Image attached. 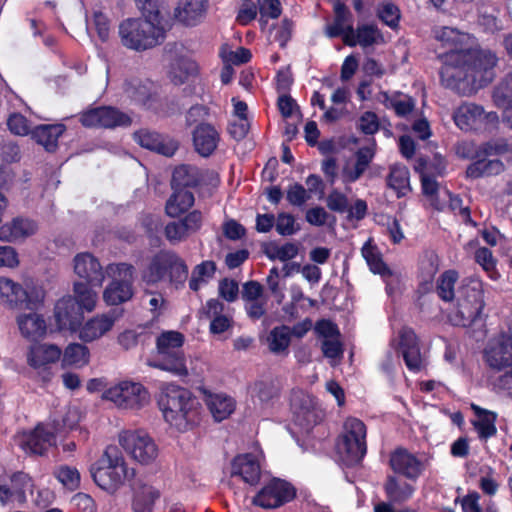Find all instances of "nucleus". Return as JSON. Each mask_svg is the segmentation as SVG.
<instances>
[{"mask_svg":"<svg viewBox=\"0 0 512 512\" xmlns=\"http://www.w3.org/2000/svg\"><path fill=\"white\" fill-rule=\"evenodd\" d=\"M434 37L449 49L440 75L448 87L470 94L488 85L495 77L498 58L490 50L472 49V37L452 27H439Z\"/></svg>","mask_w":512,"mask_h":512,"instance_id":"nucleus-1","label":"nucleus"},{"mask_svg":"<svg viewBox=\"0 0 512 512\" xmlns=\"http://www.w3.org/2000/svg\"><path fill=\"white\" fill-rule=\"evenodd\" d=\"M158 405L164 420L180 432L192 429L200 421L201 405L185 388L167 384L162 388Z\"/></svg>","mask_w":512,"mask_h":512,"instance_id":"nucleus-2","label":"nucleus"},{"mask_svg":"<svg viewBox=\"0 0 512 512\" xmlns=\"http://www.w3.org/2000/svg\"><path fill=\"white\" fill-rule=\"evenodd\" d=\"M90 473L94 482L103 490L114 493L135 476L123 454L116 446H108L102 456L91 465Z\"/></svg>","mask_w":512,"mask_h":512,"instance_id":"nucleus-3","label":"nucleus"},{"mask_svg":"<svg viewBox=\"0 0 512 512\" xmlns=\"http://www.w3.org/2000/svg\"><path fill=\"white\" fill-rule=\"evenodd\" d=\"M166 24L150 17L126 19L119 25L121 43L128 49L143 51L164 41Z\"/></svg>","mask_w":512,"mask_h":512,"instance_id":"nucleus-4","label":"nucleus"},{"mask_svg":"<svg viewBox=\"0 0 512 512\" xmlns=\"http://www.w3.org/2000/svg\"><path fill=\"white\" fill-rule=\"evenodd\" d=\"M184 337L176 331H166L158 336L157 352L147 361L150 367L161 369L178 376L188 374L185 357L182 351Z\"/></svg>","mask_w":512,"mask_h":512,"instance_id":"nucleus-5","label":"nucleus"},{"mask_svg":"<svg viewBox=\"0 0 512 512\" xmlns=\"http://www.w3.org/2000/svg\"><path fill=\"white\" fill-rule=\"evenodd\" d=\"M366 433V426L360 419L350 417L345 420L336 448L346 466L356 465L364 458L367 452Z\"/></svg>","mask_w":512,"mask_h":512,"instance_id":"nucleus-6","label":"nucleus"},{"mask_svg":"<svg viewBox=\"0 0 512 512\" xmlns=\"http://www.w3.org/2000/svg\"><path fill=\"white\" fill-rule=\"evenodd\" d=\"M507 152L512 154V144L505 140H492L482 144L476 151L477 160L471 163L466 174L470 178H480L499 175L505 169L504 163L493 156L504 155Z\"/></svg>","mask_w":512,"mask_h":512,"instance_id":"nucleus-7","label":"nucleus"},{"mask_svg":"<svg viewBox=\"0 0 512 512\" xmlns=\"http://www.w3.org/2000/svg\"><path fill=\"white\" fill-rule=\"evenodd\" d=\"M484 305L483 282L478 278L466 279L458 291L455 323L471 325L480 317Z\"/></svg>","mask_w":512,"mask_h":512,"instance_id":"nucleus-8","label":"nucleus"},{"mask_svg":"<svg viewBox=\"0 0 512 512\" xmlns=\"http://www.w3.org/2000/svg\"><path fill=\"white\" fill-rule=\"evenodd\" d=\"M44 290L40 287L23 288L7 277H0V305L10 309L37 308L44 300Z\"/></svg>","mask_w":512,"mask_h":512,"instance_id":"nucleus-9","label":"nucleus"},{"mask_svg":"<svg viewBox=\"0 0 512 512\" xmlns=\"http://www.w3.org/2000/svg\"><path fill=\"white\" fill-rule=\"evenodd\" d=\"M108 273L112 274V281L103 291V300L109 306L119 305L133 296L134 267L126 263L108 266Z\"/></svg>","mask_w":512,"mask_h":512,"instance_id":"nucleus-10","label":"nucleus"},{"mask_svg":"<svg viewBox=\"0 0 512 512\" xmlns=\"http://www.w3.org/2000/svg\"><path fill=\"white\" fill-rule=\"evenodd\" d=\"M103 399L111 401L121 409H140L149 402L147 389L139 382L120 381L103 393Z\"/></svg>","mask_w":512,"mask_h":512,"instance_id":"nucleus-11","label":"nucleus"},{"mask_svg":"<svg viewBox=\"0 0 512 512\" xmlns=\"http://www.w3.org/2000/svg\"><path fill=\"white\" fill-rule=\"evenodd\" d=\"M455 125L463 131L488 130L498 123L495 112H485L475 103H463L453 113Z\"/></svg>","mask_w":512,"mask_h":512,"instance_id":"nucleus-12","label":"nucleus"},{"mask_svg":"<svg viewBox=\"0 0 512 512\" xmlns=\"http://www.w3.org/2000/svg\"><path fill=\"white\" fill-rule=\"evenodd\" d=\"M119 442L141 464H150L158 457L155 441L144 431H124L120 434Z\"/></svg>","mask_w":512,"mask_h":512,"instance_id":"nucleus-13","label":"nucleus"},{"mask_svg":"<svg viewBox=\"0 0 512 512\" xmlns=\"http://www.w3.org/2000/svg\"><path fill=\"white\" fill-rule=\"evenodd\" d=\"M80 122L83 126L89 128H107L128 127L132 123L131 117L111 106H102L89 109L80 116Z\"/></svg>","mask_w":512,"mask_h":512,"instance_id":"nucleus-14","label":"nucleus"},{"mask_svg":"<svg viewBox=\"0 0 512 512\" xmlns=\"http://www.w3.org/2000/svg\"><path fill=\"white\" fill-rule=\"evenodd\" d=\"M295 488L285 480L273 479L254 496L252 503L263 509H275L295 497Z\"/></svg>","mask_w":512,"mask_h":512,"instance_id":"nucleus-15","label":"nucleus"},{"mask_svg":"<svg viewBox=\"0 0 512 512\" xmlns=\"http://www.w3.org/2000/svg\"><path fill=\"white\" fill-rule=\"evenodd\" d=\"M487 365L493 370L512 366V330L492 340L484 352Z\"/></svg>","mask_w":512,"mask_h":512,"instance_id":"nucleus-16","label":"nucleus"},{"mask_svg":"<svg viewBox=\"0 0 512 512\" xmlns=\"http://www.w3.org/2000/svg\"><path fill=\"white\" fill-rule=\"evenodd\" d=\"M397 346L402 353L407 368L418 372L423 367V358L420 353L418 338L409 327H403L398 333Z\"/></svg>","mask_w":512,"mask_h":512,"instance_id":"nucleus-17","label":"nucleus"},{"mask_svg":"<svg viewBox=\"0 0 512 512\" xmlns=\"http://www.w3.org/2000/svg\"><path fill=\"white\" fill-rule=\"evenodd\" d=\"M120 317L116 311L97 314L87 320L79 329V338L83 342H93L110 332Z\"/></svg>","mask_w":512,"mask_h":512,"instance_id":"nucleus-18","label":"nucleus"},{"mask_svg":"<svg viewBox=\"0 0 512 512\" xmlns=\"http://www.w3.org/2000/svg\"><path fill=\"white\" fill-rule=\"evenodd\" d=\"M391 469L407 478L416 481L424 470V465L420 459L405 448H397L390 455Z\"/></svg>","mask_w":512,"mask_h":512,"instance_id":"nucleus-19","label":"nucleus"},{"mask_svg":"<svg viewBox=\"0 0 512 512\" xmlns=\"http://www.w3.org/2000/svg\"><path fill=\"white\" fill-rule=\"evenodd\" d=\"M75 274L91 286H101L105 274L99 260L88 252L77 254L73 259Z\"/></svg>","mask_w":512,"mask_h":512,"instance_id":"nucleus-20","label":"nucleus"},{"mask_svg":"<svg viewBox=\"0 0 512 512\" xmlns=\"http://www.w3.org/2000/svg\"><path fill=\"white\" fill-rule=\"evenodd\" d=\"M375 142L370 146L360 148L355 158H349L341 168L340 177L344 184H350L357 181L366 171L374 157Z\"/></svg>","mask_w":512,"mask_h":512,"instance_id":"nucleus-21","label":"nucleus"},{"mask_svg":"<svg viewBox=\"0 0 512 512\" xmlns=\"http://www.w3.org/2000/svg\"><path fill=\"white\" fill-rule=\"evenodd\" d=\"M362 256L366 260L370 270L375 274H380L386 281V290L391 293L400 281V274L390 270L383 262L378 249L369 241L362 248Z\"/></svg>","mask_w":512,"mask_h":512,"instance_id":"nucleus-22","label":"nucleus"},{"mask_svg":"<svg viewBox=\"0 0 512 512\" xmlns=\"http://www.w3.org/2000/svg\"><path fill=\"white\" fill-rule=\"evenodd\" d=\"M55 441V433L39 424L34 430L22 434L20 445L27 453L43 455Z\"/></svg>","mask_w":512,"mask_h":512,"instance_id":"nucleus-23","label":"nucleus"},{"mask_svg":"<svg viewBox=\"0 0 512 512\" xmlns=\"http://www.w3.org/2000/svg\"><path fill=\"white\" fill-rule=\"evenodd\" d=\"M61 355V349L55 344L35 343L29 346L26 361L35 370H45L47 366L57 362Z\"/></svg>","mask_w":512,"mask_h":512,"instance_id":"nucleus-24","label":"nucleus"},{"mask_svg":"<svg viewBox=\"0 0 512 512\" xmlns=\"http://www.w3.org/2000/svg\"><path fill=\"white\" fill-rule=\"evenodd\" d=\"M231 476L240 477L249 485H256L261 476V465L258 456L252 453L236 456L232 461Z\"/></svg>","mask_w":512,"mask_h":512,"instance_id":"nucleus-25","label":"nucleus"},{"mask_svg":"<svg viewBox=\"0 0 512 512\" xmlns=\"http://www.w3.org/2000/svg\"><path fill=\"white\" fill-rule=\"evenodd\" d=\"M134 139L141 147L165 156H172L178 148L175 140L146 129L135 132Z\"/></svg>","mask_w":512,"mask_h":512,"instance_id":"nucleus-26","label":"nucleus"},{"mask_svg":"<svg viewBox=\"0 0 512 512\" xmlns=\"http://www.w3.org/2000/svg\"><path fill=\"white\" fill-rule=\"evenodd\" d=\"M203 313L211 320L210 331L213 334H222L232 327L230 309L217 299L208 300L203 306Z\"/></svg>","mask_w":512,"mask_h":512,"instance_id":"nucleus-27","label":"nucleus"},{"mask_svg":"<svg viewBox=\"0 0 512 512\" xmlns=\"http://www.w3.org/2000/svg\"><path fill=\"white\" fill-rule=\"evenodd\" d=\"M82 309L72 296L61 298L55 305L54 315L61 329H74L82 315Z\"/></svg>","mask_w":512,"mask_h":512,"instance_id":"nucleus-28","label":"nucleus"},{"mask_svg":"<svg viewBox=\"0 0 512 512\" xmlns=\"http://www.w3.org/2000/svg\"><path fill=\"white\" fill-rule=\"evenodd\" d=\"M207 9L208 0H180L175 16L183 24L195 26L205 17Z\"/></svg>","mask_w":512,"mask_h":512,"instance_id":"nucleus-29","label":"nucleus"},{"mask_svg":"<svg viewBox=\"0 0 512 512\" xmlns=\"http://www.w3.org/2000/svg\"><path fill=\"white\" fill-rule=\"evenodd\" d=\"M219 139V133L210 124H200L193 132L195 150L203 157H208L215 151Z\"/></svg>","mask_w":512,"mask_h":512,"instance_id":"nucleus-30","label":"nucleus"},{"mask_svg":"<svg viewBox=\"0 0 512 512\" xmlns=\"http://www.w3.org/2000/svg\"><path fill=\"white\" fill-rule=\"evenodd\" d=\"M17 324L21 335L30 341L43 338L47 332L45 319L35 312L20 314L17 317Z\"/></svg>","mask_w":512,"mask_h":512,"instance_id":"nucleus-31","label":"nucleus"},{"mask_svg":"<svg viewBox=\"0 0 512 512\" xmlns=\"http://www.w3.org/2000/svg\"><path fill=\"white\" fill-rule=\"evenodd\" d=\"M334 13V21L326 27V34L331 38L341 36L346 44V39L349 36L350 31H353L352 15L347 7L340 2L335 3Z\"/></svg>","mask_w":512,"mask_h":512,"instance_id":"nucleus-32","label":"nucleus"},{"mask_svg":"<svg viewBox=\"0 0 512 512\" xmlns=\"http://www.w3.org/2000/svg\"><path fill=\"white\" fill-rule=\"evenodd\" d=\"M322 419V412L310 396H303L301 405L294 411V420L303 430L309 431Z\"/></svg>","mask_w":512,"mask_h":512,"instance_id":"nucleus-33","label":"nucleus"},{"mask_svg":"<svg viewBox=\"0 0 512 512\" xmlns=\"http://www.w3.org/2000/svg\"><path fill=\"white\" fill-rule=\"evenodd\" d=\"M34 221L23 218H15L12 222L0 227V240L13 242L21 238L33 235L37 231Z\"/></svg>","mask_w":512,"mask_h":512,"instance_id":"nucleus-34","label":"nucleus"},{"mask_svg":"<svg viewBox=\"0 0 512 512\" xmlns=\"http://www.w3.org/2000/svg\"><path fill=\"white\" fill-rule=\"evenodd\" d=\"M64 131L63 124L39 125L32 130V138L47 151L52 152L57 148L58 139Z\"/></svg>","mask_w":512,"mask_h":512,"instance_id":"nucleus-35","label":"nucleus"},{"mask_svg":"<svg viewBox=\"0 0 512 512\" xmlns=\"http://www.w3.org/2000/svg\"><path fill=\"white\" fill-rule=\"evenodd\" d=\"M175 191L169 197L165 205L166 214L176 218L187 212L194 204L195 198L192 192L184 188H174Z\"/></svg>","mask_w":512,"mask_h":512,"instance_id":"nucleus-36","label":"nucleus"},{"mask_svg":"<svg viewBox=\"0 0 512 512\" xmlns=\"http://www.w3.org/2000/svg\"><path fill=\"white\" fill-rule=\"evenodd\" d=\"M383 41V36L378 28L374 25H361L356 30L350 31L346 39V45L356 46L360 45L363 48L378 44Z\"/></svg>","mask_w":512,"mask_h":512,"instance_id":"nucleus-37","label":"nucleus"},{"mask_svg":"<svg viewBox=\"0 0 512 512\" xmlns=\"http://www.w3.org/2000/svg\"><path fill=\"white\" fill-rule=\"evenodd\" d=\"M171 265L170 253H158L153 257L148 267L143 272L142 278L147 284H156L167 278Z\"/></svg>","mask_w":512,"mask_h":512,"instance_id":"nucleus-38","label":"nucleus"},{"mask_svg":"<svg viewBox=\"0 0 512 512\" xmlns=\"http://www.w3.org/2000/svg\"><path fill=\"white\" fill-rule=\"evenodd\" d=\"M435 161V164L425 166L424 170L421 172L422 190L424 195L428 198L443 191V189L439 187L438 182L434 179V175L442 176L446 166L442 158L435 157Z\"/></svg>","mask_w":512,"mask_h":512,"instance_id":"nucleus-39","label":"nucleus"},{"mask_svg":"<svg viewBox=\"0 0 512 512\" xmlns=\"http://www.w3.org/2000/svg\"><path fill=\"white\" fill-rule=\"evenodd\" d=\"M477 419L473 421V426L476 429L478 436L481 439H488L494 436L497 432L495 425L497 415L494 412L485 410L477 405H472Z\"/></svg>","mask_w":512,"mask_h":512,"instance_id":"nucleus-40","label":"nucleus"},{"mask_svg":"<svg viewBox=\"0 0 512 512\" xmlns=\"http://www.w3.org/2000/svg\"><path fill=\"white\" fill-rule=\"evenodd\" d=\"M415 491L413 485L402 481L395 476H390L385 484V492L388 498L395 503H403L410 499Z\"/></svg>","mask_w":512,"mask_h":512,"instance_id":"nucleus-41","label":"nucleus"},{"mask_svg":"<svg viewBox=\"0 0 512 512\" xmlns=\"http://www.w3.org/2000/svg\"><path fill=\"white\" fill-rule=\"evenodd\" d=\"M207 406L214 419L222 421L234 411L235 401L224 394H213L208 397Z\"/></svg>","mask_w":512,"mask_h":512,"instance_id":"nucleus-42","label":"nucleus"},{"mask_svg":"<svg viewBox=\"0 0 512 512\" xmlns=\"http://www.w3.org/2000/svg\"><path fill=\"white\" fill-rule=\"evenodd\" d=\"M92 287L86 282H75L73 285V298L77 305L87 312H92L96 308L98 300V294Z\"/></svg>","mask_w":512,"mask_h":512,"instance_id":"nucleus-43","label":"nucleus"},{"mask_svg":"<svg viewBox=\"0 0 512 512\" xmlns=\"http://www.w3.org/2000/svg\"><path fill=\"white\" fill-rule=\"evenodd\" d=\"M200 182V171L191 165H180L176 167L172 175L173 188H185L198 185Z\"/></svg>","mask_w":512,"mask_h":512,"instance_id":"nucleus-44","label":"nucleus"},{"mask_svg":"<svg viewBox=\"0 0 512 512\" xmlns=\"http://www.w3.org/2000/svg\"><path fill=\"white\" fill-rule=\"evenodd\" d=\"M252 397L264 405L273 404L279 396V388L276 383L271 379L256 381L251 387Z\"/></svg>","mask_w":512,"mask_h":512,"instance_id":"nucleus-45","label":"nucleus"},{"mask_svg":"<svg viewBox=\"0 0 512 512\" xmlns=\"http://www.w3.org/2000/svg\"><path fill=\"white\" fill-rule=\"evenodd\" d=\"M198 72V65L188 57H177L170 67V75L177 85L182 84L185 78Z\"/></svg>","mask_w":512,"mask_h":512,"instance_id":"nucleus-46","label":"nucleus"},{"mask_svg":"<svg viewBox=\"0 0 512 512\" xmlns=\"http://www.w3.org/2000/svg\"><path fill=\"white\" fill-rule=\"evenodd\" d=\"M216 271V264L213 261L206 260L196 265L191 273L189 288L198 291L203 285L213 278Z\"/></svg>","mask_w":512,"mask_h":512,"instance_id":"nucleus-47","label":"nucleus"},{"mask_svg":"<svg viewBox=\"0 0 512 512\" xmlns=\"http://www.w3.org/2000/svg\"><path fill=\"white\" fill-rule=\"evenodd\" d=\"M89 356V349L85 345L72 343L66 347L62 363L64 366L83 367L89 362Z\"/></svg>","mask_w":512,"mask_h":512,"instance_id":"nucleus-48","label":"nucleus"},{"mask_svg":"<svg viewBox=\"0 0 512 512\" xmlns=\"http://www.w3.org/2000/svg\"><path fill=\"white\" fill-rule=\"evenodd\" d=\"M291 341V329L282 325L271 330L267 337L268 346L271 352L275 354L286 351Z\"/></svg>","mask_w":512,"mask_h":512,"instance_id":"nucleus-49","label":"nucleus"},{"mask_svg":"<svg viewBox=\"0 0 512 512\" xmlns=\"http://www.w3.org/2000/svg\"><path fill=\"white\" fill-rule=\"evenodd\" d=\"M388 185L403 196L409 190V170L404 165H393L388 176Z\"/></svg>","mask_w":512,"mask_h":512,"instance_id":"nucleus-50","label":"nucleus"},{"mask_svg":"<svg viewBox=\"0 0 512 512\" xmlns=\"http://www.w3.org/2000/svg\"><path fill=\"white\" fill-rule=\"evenodd\" d=\"M443 198L441 203H436V210L442 211L448 207L453 212H458L464 219V221H470V212L468 207L463 206L462 199L459 196L452 195L447 189L443 188L440 194Z\"/></svg>","mask_w":512,"mask_h":512,"instance_id":"nucleus-51","label":"nucleus"},{"mask_svg":"<svg viewBox=\"0 0 512 512\" xmlns=\"http://www.w3.org/2000/svg\"><path fill=\"white\" fill-rule=\"evenodd\" d=\"M458 280V274L449 270L444 272L437 281V293L444 301H451L455 297L454 286Z\"/></svg>","mask_w":512,"mask_h":512,"instance_id":"nucleus-52","label":"nucleus"},{"mask_svg":"<svg viewBox=\"0 0 512 512\" xmlns=\"http://www.w3.org/2000/svg\"><path fill=\"white\" fill-rule=\"evenodd\" d=\"M87 31L95 29L99 39L102 42L108 40L110 35V21L101 11H94L92 18L87 19Z\"/></svg>","mask_w":512,"mask_h":512,"instance_id":"nucleus-53","label":"nucleus"},{"mask_svg":"<svg viewBox=\"0 0 512 512\" xmlns=\"http://www.w3.org/2000/svg\"><path fill=\"white\" fill-rule=\"evenodd\" d=\"M475 261L483 268L490 279L497 280L499 278L500 274L495 269L496 260L488 248L481 247L477 249L475 252Z\"/></svg>","mask_w":512,"mask_h":512,"instance_id":"nucleus-54","label":"nucleus"},{"mask_svg":"<svg viewBox=\"0 0 512 512\" xmlns=\"http://www.w3.org/2000/svg\"><path fill=\"white\" fill-rule=\"evenodd\" d=\"M124 91L135 102L146 104L149 98V88L139 79H130L125 82Z\"/></svg>","mask_w":512,"mask_h":512,"instance_id":"nucleus-55","label":"nucleus"},{"mask_svg":"<svg viewBox=\"0 0 512 512\" xmlns=\"http://www.w3.org/2000/svg\"><path fill=\"white\" fill-rule=\"evenodd\" d=\"M188 276V267L182 259L178 256L171 254V265L168 269L169 280L176 286L182 285Z\"/></svg>","mask_w":512,"mask_h":512,"instance_id":"nucleus-56","label":"nucleus"},{"mask_svg":"<svg viewBox=\"0 0 512 512\" xmlns=\"http://www.w3.org/2000/svg\"><path fill=\"white\" fill-rule=\"evenodd\" d=\"M56 478L67 488L74 490L80 483V474L76 468L60 466L55 471Z\"/></svg>","mask_w":512,"mask_h":512,"instance_id":"nucleus-57","label":"nucleus"},{"mask_svg":"<svg viewBox=\"0 0 512 512\" xmlns=\"http://www.w3.org/2000/svg\"><path fill=\"white\" fill-rule=\"evenodd\" d=\"M81 419V412L77 406H69L64 415L62 416L61 423L59 421H54V430L55 432L60 431L61 429H74Z\"/></svg>","mask_w":512,"mask_h":512,"instance_id":"nucleus-58","label":"nucleus"},{"mask_svg":"<svg viewBox=\"0 0 512 512\" xmlns=\"http://www.w3.org/2000/svg\"><path fill=\"white\" fill-rule=\"evenodd\" d=\"M257 5L262 25L266 24L265 18L276 19L281 14V4L279 0H257Z\"/></svg>","mask_w":512,"mask_h":512,"instance_id":"nucleus-59","label":"nucleus"},{"mask_svg":"<svg viewBox=\"0 0 512 512\" xmlns=\"http://www.w3.org/2000/svg\"><path fill=\"white\" fill-rule=\"evenodd\" d=\"M165 236L171 243H179L190 236L182 219L179 221L169 222L165 226Z\"/></svg>","mask_w":512,"mask_h":512,"instance_id":"nucleus-60","label":"nucleus"},{"mask_svg":"<svg viewBox=\"0 0 512 512\" xmlns=\"http://www.w3.org/2000/svg\"><path fill=\"white\" fill-rule=\"evenodd\" d=\"M357 127L362 133L373 135L379 130V118L376 113L366 111L359 117Z\"/></svg>","mask_w":512,"mask_h":512,"instance_id":"nucleus-61","label":"nucleus"},{"mask_svg":"<svg viewBox=\"0 0 512 512\" xmlns=\"http://www.w3.org/2000/svg\"><path fill=\"white\" fill-rule=\"evenodd\" d=\"M220 56L225 63L234 65L247 63L252 57L250 50L244 47H239L235 51L223 48L220 52Z\"/></svg>","mask_w":512,"mask_h":512,"instance_id":"nucleus-62","label":"nucleus"},{"mask_svg":"<svg viewBox=\"0 0 512 512\" xmlns=\"http://www.w3.org/2000/svg\"><path fill=\"white\" fill-rule=\"evenodd\" d=\"M275 228L279 235L290 236L297 232L295 218L289 213H280L275 219Z\"/></svg>","mask_w":512,"mask_h":512,"instance_id":"nucleus-63","label":"nucleus"},{"mask_svg":"<svg viewBox=\"0 0 512 512\" xmlns=\"http://www.w3.org/2000/svg\"><path fill=\"white\" fill-rule=\"evenodd\" d=\"M390 106L395 110L399 116H406L414 108V100L403 94L395 95L388 99Z\"/></svg>","mask_w":512,"mask_h":512,"instance_id":"nucleus-64","label":"nucleus"}]
</instances>
